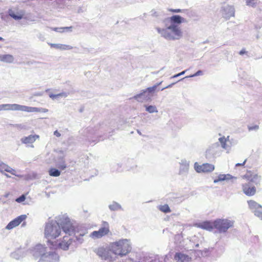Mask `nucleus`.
<instances>
[{"label": "nucleus", "instance_id": "nucleus-1", "mask_svg": "<svg viewBox=\"0 0 262 262\" xmlns=\"http://www.w3.org/2000/svg\"><path fill=\"white\" fill-rule=\"evenodd\" d=\"M61 227L63 231L69 235H74L76 241L82 243L83 241V236H84L88 231L85 229L79 227L74 226L69 219H65L61 223Z\"/></svg>", "mask_w": 262, "mask_h": 262}, {"label": "nucleus", "instance_id": "nucleus-2", "mask_svg": "<svg viewBox=\"0 0 262 262\" xmlns=\"http://www.w3.org/2000/svg\"><path fill=\"white\" fill-rule=\"evenodd\" d=\"M113 252L121 256L125 255L131 251V246L129 241L126 239H120L111 244Z\"/></svg>", "mask_w": 262, "mask_h": 262}, {"label": "nucleus", "instance_id": "nucleus-3", "mask_svg": "<svg viewBox=\"0 0 262 262\" xmlns=\"http://www.w3.org/2000/svg\"><path fill=\"white\" fill-rule=\"evenodd\" d=\"M62 221L61 222H62ZM61 225V224H60ZM61 227L58 223H48L46 225L45 230V235L49 241L58 237L61 234Z\"/></svg>", "mask_w": 262, "mask_h": 262}, {"label": "nucleus", "instance_id": "nucleus-4", "mask_svg": "<svg viewBox=\"0 0 262 262\" xmlns=\"http://www.w3.org/2000/svg\"><path fill=\"white\" fill-rule=\"evenodd\" d=\"M183 36V33L177 26H169L165 29V38L169 40H178Z\"/></svg>", "mask_w": 262, "mask_h": 262}, {"label": "nucleus", "instance_id": "nucleus-5", "mask_svg": "<svg viewBox=\"0 0 262 262\" xmlns=\"http://www.w3.org/2000/svg\"><path fill=\"white\" fill-rule=\"evenodd\" d=\"M234 221L227 219H219L213 222L214 228L220 233H225L230 228L233 227Z\"/></svg>", "mask_w": 262, "mask_h": 262}, {"label": "nucleus", "instance_id": "nucleus-6", "mask_svg": "<svg viewBox=\"0 0 262 262\" xmlns=\"http://www.w3.org/2000/svg\"><path fill=\"white\" fill-rule=\"evenodd\" d=\"M186 124V118L184 116H176L171 119L167 125L174 132L179 130Z\"/></svg>", "mask_w": 262, "mask_h": 262}, {"label": "nucleus", "instance_id": "nucleus-7", "mask_svg": "<svg viewBox=\"0 0 262 262\" xmlns=\"http://www.w3.org/2000/svg\"><path fill=\"white\" fill-rule=\"evenodd\" d=\"M110 232L109 224L106 222H103L102 226L98 230L92 232L90 237L94 239L100 238L108 235Z\"/></svg>", "mask_w": 262, "mask_h": 262}, {"label": "nucleus", "instance_id": "nucleus-8", "mask_svg": "<svg viewBox=\"0 0 262 262\" xmlns=\"http://www.w3.org/2000/svg\"><path fill=\"white\" fill-rule=\"evenodd\" d=\"M156 88L157 86L148 88L140 94L135 96L134 98L138 101L141 102L148 101L151 99Z\"/></svg>", "mask_w": 262, "mask_h": 262}, {"label": "nucleus", "instance_id": "nucleus-9", "mask_svg": "<svg viewBox=\"0 0 262 262\" xmlns=\"http://www.w3.org/2000/svg\"><path fill=\"white\" fill-rule=\"evenodd\" d=\"M73 242L74 241L70 237V235H66L63 237L62 240L58 244L53 245L52 243L51 245L53 246V248L54 249H61L63 250H67L69 249L70 246L73 244Z\"/></svg>", "mask_w": 262, "mask_h": 262}, {"label": "nucleus", "instance_id": "nucleus-10", "mask_svg": "<svg viewBox=\"0 0 262 262\" xmlns=\"http://www.w3.org/2000/svg\"><path fill=\"white\" fill-rule=\"evenodd\" d=\"M248 204L250 209L254 215L262 220V206L253 200L248 201Z\"/></svg>", "mask_w": 262, "mask_h": 262}, {"label": "nucleus", "instance_id": "nucleus-11", "mask_svg": "<svg viewBox=\"0 0 262 262\" xmlns=\"http://www.w3.org/2000/svg\"><path fill=\"white\" fill-rule=\"evenodd\" d=\"M194 168L197 172H209L214 170V166L213 165L209 163H205L200 165L197 162H195Z\"/></svg>", "mask_w": 262, "mask_h": 262}, {"label": "nucleus", "instance_id": "nucleus-12", "mask_svg": "<svg viewBox=\"0 0 262 262\" xmlns=\"http://www.w3.org/2000/svg\"><path fill=\"white\" fill-rule=\"evenodd\" d=\"M244 177L248 181V183H250L254 185L259 184L261 180L260 177L257 174L252 173L250 171L247 172Z\"/></svg>", "mask_w": 262, "mask_h": 262}, {"label": "nucleus", "instance_id": "nucleus-13", "mask_svg": "<svg viewBox=\"0 0 262 262\" xmlns=\"http://www.w3.org/2000/svg\"><path fill=\"white\" fill-rule=\"evenodd\" d=\"M219 145L216 143L210 146L206 151V157L208 159L213 158L218 153Z\"/></svg>", "mask_w": 262, "mask_h": 262}, {"label": "nucleus", "instance_id": "nucleus-14", "mask_svg": "<svg viewBox=\"0 0 262 262\" xmlns=\"http://www.w3.org/2000/svg\"><path fill=\"white\" fill-rule=\"evenodd\" d=\"M27 216L26 215H21L11 221L6 226V228L8 230H11L14 227L18 226L23 221L26 220Z\"/></svg>", "mask_w": 262, "mask_h": 262}, {"label": "nucleus", "instance_id": "nucleus-15", "mask_svg": "<svg viewBox=\"0 0 262 262\" xmlns=\"http://www.w3.org/2000/svg\"><path fill=\"white\" fill-rule=\"evenodd\" d=\"M222 15L224 17L229 19L232 16H234L235 13L234 8L232 6L226 5L222 7Z\"/></svg>", "mask_w": 262, "mask_h": 262}, {"label": "nucleus", "instance_id": "nucleus-16", "mask_svg": "<svg viewBox=\"0 0 262 262\" xmlns=\"http://www.w3.org/2000/svg\"><path fill=\"white\" fill-rule=\"evenodd\" d=\"M244 193L248 196H252L256 193V188L250 183H247L242 185Z\"/></svg>", "mask_w": 262, "mask_h": 262}, {"label": "nucleus", "instance_id": "nucleus-17", "mask_svg": "<svg viewBox=\"0 0 262 262\" xmlns=\"http://www.w3.org/2000/svg\"><path fill=\"white\" fill-rule=\"evenodd\" d=\"M169 26H179L180 24L186 21V19L179 15H173L169 18Z\"/></svg>", "mask_w": 262, "mask_h": 262}, {"label": "nucleus", "instance_id": "nucleus-18", "mask_svg": "<svg viewBox=\"0 0 262 262\" xmlns=\"http://www.w3.org/2000/svg\"><path fill=\"white\" fill-rule=\"evenodd\" d=\"M179 174L181 175H186L188 172L189 167V161L185 159H182L180 162Z\"/></svg>", "mask_w": 262, "mask_h": 262}, {"label": "nucleus", "instance_id": "nucleus-19", "mask_svg": "<svg viewBox=\"0 0 262 262\" xmlns=\"http://www.w3.org/2000/svg\"><path fill=\"white\" fill-rule=\"evenodd\" d=\"M23 112H41V113H47L48 112V110L45 108H38L36 107H31L25 105H22L21 106V111Z\"/></svg>", "mask_w": 262, "mask_h": 262}, {"label": "nucleus", "instance_id": "nucleus-20", "mask_svg": "<svg viewBox=\"0 0 262 262\" xmlns=\"http://www.w3.org/2000/svg\"><path fill=\"white\" fill-rule=\"evenodd\" d=\"M97 254L102 259L112 260V257L110 256V252L108 250L103 248H100L97 250Z\"/></svg>", "mask_w": 262, "mask_h": 262}, {"label": "nucleus", "instance_id": "nucleus-21", "mask_svg": "<svg viewBox=\"0 0 262 262\" xmlns=\"http://www.w3.org/2000/svg\"><path fill=\"white\" fill-rule=\"evenodd\" d=\"M176 262H190L191 257L181 252H177L174 255Z\"/></svg>", "mask_w": 262, "mask_h": 262}, {"label": "nucleus", "instance_id": "nucleus-22", "mask_svg": "<svg viewBox=\"0 0 262 262\" xmlns=\"http://www.w3.org/2000/svg\"><path fill=\"white\" fill-rule=\"evenodd\" d=\"M229 136H228L227 138H226L225 137H222L220 138L219 139L222 147L227 150H229L231 148V143L229 140Z\"/></svg>", "mask_w": 262, "mask_h": 262}, {"label": "nucleus", "instance_id": "nucleus-23", "mask_svg": "<svg viewBox=\"0 0 262 262\" xmlns=\"http://www.w3.org/2000/svg\"><path fill=\"white\" fill-rule=\"evenodd\" d=\"M39 136L37 135H29L28 137H25L21 139V142L26 144H31L34 143L36 139H38Z\"/></svg>", "mask_w": 262, "mask_h": 262}, {"label": "nucleus", "instance_id": "nucleus-24", "mask_svg": "<svg viewBox=\"0 0 262 262\" xmlns=\"http://www.w3.org/2000/svg\"><path fill=\"white\" fill-rule=\"evenodd\" d=\"M0 171L1 172H3L4 171H6L11 173L13 175H16V171L15 170L12 169L11 167L8 166V165L0 162Z\"/></svg>", "mask_w": 262, "mask_h": 262}, {"label": "nucleus", "instance_id": "nucleus-25", "mask_svg": "<svg viewBox=\"0 0 262 262\" xmlns=\"http://www.w3.org/2000/svg\"><path fill=\"white\" fill-rule=\"evenodd\" d=\"M199 227L202 229L211 231L214 228L213 223L212 224L209 221H205L200 223Z\"/></svg>", "mask_w": 262, "mask_h": 262}, {"label": "nucleus", "instance_id": "nucleus-26", "mask_svg": "<svg viewBox=\"0 0 262 262\" xmlns=\"http://www.w3.org/2000/svg\"><path fill=\"white\" fill-rule=\"evenodd\" d=\"M51 48L59 49L61 50H70L73 49V47L69 45L62 44L49 43Z\"/></svg>", "mask_w": 262, "mask_h": 262}, {"label": "nucleus", "instance_id": "nucleus-27", "mask_svg": "<svg viewBox=\"0 0 262 262\" xmlns=\"http://www.w3.org/2000/svg\"><path fill=\"white\" fill-rule=\"evenodd\" d=\"M233 178H234V177L229 174H220L217 177V179H215L214 180L213 182L214 183H217L220 181H225V180L228 181V180H231Z\"/></svg>", "mask_w": 262, "mask_h": 262}, {"label": "nucleus", "instance_id": "nucleus-28", "mask_svg": "<svg viewBox=\"0 0 262 262\" xmlns=\"http://www.w3.org/2000/svg\"><path fill=\"white\" fill-rule=\"evenodd\" d=\"M14 58L12 55L9 54L0 55V61L6 63H11L13 61Z\"/></svg>", "mask_w": 262, "mask_h": 262}, {"label": "nucleus", "instance_id": "nucleus-29", "mask_svg": "<svg viewBox=\"0 0 262 262\" xmlns=\"http://www.w3.org/2000/svg\"><path fill=\"white\" fill-rule=\"evenodd\" d=\"M167 199H169L172 202H173L174 204H180L182 202H183L185 198L184 196H176L174 195H172V196H169Z\"/></svg>", "mask_w": 262, "mask_h": 262}, {"label": "nucleus", "instance_id": "nucleus-30", "mask_svg": "<svg viewBox=\"0 0 262 262\" xmlns=\"http://www.w3.org/2000/svg\"><path fill=\"white\" fill-rule=\"evenodd\" d=\"M49 174L51 177H58L60 175V171L55 168H51L49 170Z\"/></svg>", "mask_w": 262, "mask_h": 262}, {"label": "nucleus", "instance_id": "nucleus-31", "mask_svg": "<svg viewBox=\"0 0 262 262\" xmlns=\"http://www.w3.org/2000/svg\"><path fill=\"white\" fill-rule=\"evenodd\" d=\"M11 111H21V105H19L18 104H11Z\"/></svg>", "mask_w": 262, "mask_h": 262}, {"label": "nucleus", "instance_id": "nucleus-32", "mask_svg": "<svg viewBox=\"0 0 262 262\" xmlns=\"http://www.w3.org/2000/svg\"><path fill=\"white\" fill-rule=\"evenodd\" d=\"M9 13V15H10L11 17L13 18H14V19H17V20H18V19H21V18H22V17H23L22 15H21V14H19V15H16V14H15V13H14L13 11H10Z\"/></svg>", "mask_w": 262, "mask_h": 262}, {"label": "nucleus", "instance_id": "nucleus-33", "mask_svg": "<svg viewBox=\"0 0 262 262\" xmlns=\"http://www.w3.org/2000/svg\"><path fill=\"white\" fill-rule=\"evenodd\" d=\"M202 74H203V71H201V70H199L195 73H194V74L191 75H190L189 76H186L185 78L182 79V80H183V79H184L185 78H189V77H193L198 76H199V75H201Z\"/></svg>", "mask_w": 262, "mask_h": 262}, {"label": "nucleus", "instance_id": "nucleus-34", "mask_svg": "<svg viewBox=\"0 0 262 262\" xmlns=\"http://www.w3.org/2000/svg\"><path fill=\"white\" fill-rule=\"evenodd\" d=\"M178 214L172 213L170 216H165V221H170L171 220H173L174 218L177 217Z\"/></svg>", "mask_w": 262, "mask_h": 262}, {"label": "nucleus", "instance_id": "nucleus-35", "mask_svg": "<svg viewBox=\"0 0 262 262\" xmlns=\"http://www.w3.org/2000/svg\"><path fill=\"white\" fill-rule=\"evenodd\" d=\"M246 4L247 6L255 7L256 6V3L255 2V0H246Z\"/></svg>", "mask_w": 262, "mask_h": 262}, {"label": "nucleus", "instance_id": "nucleus-36", "mask_svg": "<svg viewBox=\"0 0 262 262\" xmlns=\"http://www.w3.org/2000/svg\"><path fill=\"white\" fill-rule=\"evenodd\" d=\"M146 110L149 113H154L156 111V107L152 105L146 106Z\"/></svg>", "mask_w": 262, "mask_h": 262}, {"label": "nucleus", "instance_id": "nucleus-37", "mask_svg": "<svg viewBox=\"0 0 262 262\" xmlns=\"http://www.w3.org/2000/svg\"><path fill=\"white\" fill-rule=\"evenodd\" d=\"M25 199H26V195L23 194L19 198H17L15 201L17 203H21V202H24L25 200Z\"/></svg>", "mask_w": 262, "mask_h": 262}, {"label": "nucleus", "instance_id": "nucleus-38", "mask_svg": "<svg viewBox=\"0 0 262 262\" xmlns=\"http://www.w3.org/2000/svg\"><path fill=\"white\" fill-rule=\"evenodd\" d=\"M259 128V126L257 125H254L253 126H248V130L249 131L251 130H257Z\"/></svg>", "mask_w": 262, "mask_h": 262}, {"label": "nucleus", "instance_id": "nucleus-39", "mask_svg": "<svg viewBox=\"0 0 262 262\" xmlns=\"http://www.w3.org/2000/svg\"><path fill=\"white\" fill-rule=\"evenodd\" d=\"M168 10L170 12H174V13H180L184 11V10L180 9H168Z\"/></svg>", "mask_w": 262, "mask_h": 262}, {"label": "nucleus", "instance_id": "nucleus-40", "mask_svg": "<svg viewBox=\"0 0 262 262\" xmlns=\"http://www.w3.org/2000/svg\"><path fill=\"white\" fill-rule=\"evenodd\" d=\"M4 111H11V104H4Z\"/></svg>", "mask_w": 262, "mask_h": 262}, {"label": "nucleus", "instance_id": "nucleus-41", "mask_svg": "<svg viewBox=\"0 0 262 262\" xmlns=\"http://www.w3.org/2000/svg\"><path fill=\"white\" fill-rule=\"evenodd\" d=\"M171 211L169 206L167 204H165V213H169Z\"/></svg>", "mask_w": 262, "mask_h": 262}, {"label": "nucleus", "instance_id": "nucleus-42", "mask_svg": "<svg viewBox=\"0 0 262 262\" xmlns=\"http://www.w3.org/2000/svg\"><path fill=\"white\" fill-rule=\"evenodd\" d=\"M58 167L61 170H64L67 167V165L64 163H63L59 165L58 166Z\"/></svg>", "mask_w": 262, "mask_h": 262}, {"label": "nucleus", "instance_id": "nucleus-43", "mask_svg": "<svg viewBox=\"0 0 262 262\" xmlns=\"http://www.w3.org/2000/svg\"><path fill=\"white\" fill-rule=\"evenodd\" d=\"M186 71H182L181 72V73L178 74H176V75H174V76H173L172 77H171V78H175V77H178L181 75H182L183 74H184V73H185Z\"/></svg>", "mask_w": 262, "mask_h": 262}, {"label": "nucleus", "instance_id": "nucleus-44", "mask_svg": "<svg viewBox=\"0 0 262 262\" xmlns=\"http://www.w3.org/2000/svg\"><path fill=\"white\" fill-rule=\"evenodd\" d=\"M62 94H59L57 95L51 94L50 95V97L52 99H54V98H56V97H57L58 96H62Z\"/></svg>", "mask_w": 262, "mask_h": 262}, {"label": "nucleus", "instance_id": "nucleus-45", "mask_svg": "<svg viewBox=\"0 0 262 262\" xmlns=\"http://www.w3.org/2000/svg\"><path fill=\"white\" fill-rule=\"evenodd\" d=\"M246 161H247V160H245L243 163H236V165H235V166L236 167H238V166H240L244 165L245 164Z\"/></svg>", "mask_w": 262, "mask_h": 262}, {"label": "nucleus", "instance_id": "nucleus-46", "mask_svg": "<svg viewBox=\"0 0 262 262\" xmlns=\"http://www.w3.org/2000/svg\"><path fill=\"white\" fill-rule=\"evenodd\" d=\"M54 134L57 137H59L61 135L60 134L57 130H55L54 133Z\"/></svg>", "mask_w": 262, "mask_h": 262}, {"label": "nucleus", "instance_id": "nucleus-47", "mask_svg": "<svg viewBox=\"0 0 262 262\" xmlns=\"http://www.w3.org/2000/svg\"><path fill=\"white\" fill-rule=\"evenodd\" d=\"M174 84H175V83H174V82L172 83H171V84H169V85H167V86H165L164 87V89H166L170 88H171L173 85H174Z\"/></svg>", "mask_w": 262, "mask_h": 262}, {"label": "nucleus", "instance_id": "nucleus-48", "mask_svg": "<svg viewBox=\"0 0 262 262\" xmlns=\"http://www.w3.org/2000/svg\"><path fill=\"white\" fill-rule=\"evenodd\" d=\"M246 53V51H245V50L243 49V50H242L239 52V54L240 55H243V54H245Z\"/></svg>", "mask_w": 262, "mask_h": 262}, {"label": "nucleus", "instance_id": "nucleus-49", "mask_svg": "<svg viewBox=\"0 0 262 262\" xmlns=\"http://www.w3.org/2000/svg\"><path fill=\"white\" fill-rule=\"evenodd\" d=\"M159 209L162 212H164V206H159Z\"/></svg>", "mask_w": 262, "mask_h": 262}, {"label": "nucleus", "instance_id": "nucleus-50", "mask_svg": "<svg viewBox=\"0 0 262 262\" xmlns=\"http://www.w3.org/2000/svg\"><path fill=\"white\" fill-rule=\"evenodd\" d=\"M0 111H4V104L0 105Z\"/></svg>", "mask_w": 262, "mask_h": 262}, {"label": "nucleus", "instance_id": "nucleus-51", "mask_svg": "<svg viewBox=\"0 0 262 262\" xmlns=\"http://www.w3.org/2000/svg\"><path fill=\"white\" fill-rule=\"evenodd\" d=\"M195 246L196 247H198L199 246V244H196Z\"/></svg>", "mask_w": 262, "mask_h": 262}, {"label": "nucleus", "instance_id": "nucleus-52", "mask_svg": "<svg viewBox=\"0 0 262 262\" xmlns=\"http://www.w3.org/2000/svg\"><path fill=\"white\" fill-rule=\"evenodd\" d=\"M3 40H4V39L2 37H0V41Z\"/></svg>", "mask_w": 262, "mask_h": 262}, {"label": "nucleus", "instance_id": "nucleus-53", "mask_svg": "<svg viewBox=\"0 0 262 262\" xmlns=\"http://www.w3.org/2000/svg\"><path fill=\"white\" fill-rule=\"evenodd\" d=\"M6 176L7 177H9V176H8V174H6Z\"/></svg>", "mask_w": 262, "mask_h": 262}]
</instances>
